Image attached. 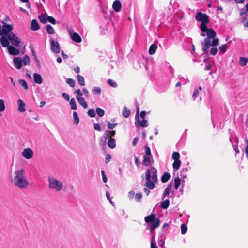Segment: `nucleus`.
<instances>
[{"instance_id":"nucleus-1","label":"nucleus","mask_w":248,"mask_h":248,"mask_svg":"<svg viewBox=\"0 0 248 248\" xmlns=\"http://www.w3.org/2000/svg\"><path fill=\"white\" fill-rule=\"evenodd\" d=\"M14 27L12 25L4 23L2 27L0 25V42L3 47H6L10 42L12 45L18 46L21 42L18 37L12 32Z\"/></svg>"},{"instance_id":"nucleus-2","label":"nucleus","mask_w":248,"mask_h":248,"mask_svg":"<svg viewBox=\"0 0 248 248\" xmlns=\"http://www.w3.org/2000/svg\"><path fill=\"white\" fill-rule=\"evenodd\" d=\"M11 182L16 186L24 189L29 185V181L25 176V170L24 169L16 170L11 177Z\"/></svg>"},{"instance_id":"nucleus-3","label":"nucleus","mask_w":248,"mask_h":248,"mask_svg":"<svg viewBox=\"0 0 248 248\" xmlns=\"http://www.w3.org/2000/svg\"><path fill=\"white\" fill-rule=\"evenodd\" d=\"M145 178L146 182L145 186L147 188H145L144 191L148 195L149 189H153L155 187V183L157 182V170L153 167L147 169L145 172Z\"/></svg>"},{"instance_id":"nucleus-4","label":"nucleus","mask_w":248,"mask_h":248,"mask_svg":"<svg viewBox=\"0 0 248 248\" xmlns=\"http://www.w3.org/2000/svg\"><path fill=\"white\" fill-rule=\"evenodd\" d=\"M48 186L49 189L59 192L62 191L63 187L62 182L53 176L48 177Z\"/></svg>"},{"instance_id":"nucleus-5","label":"nucleus","mask_w":248,"mask_h":248,"mask_svg":"<svg viewBox=\"0 0 248 248\" xmlns=\"http://www.w3.org/2000/svg\"><path fill=\"white\" fill-rule=\"evenodd\" d=\"M30 62V58L27 55H26L23 59L20 57H15L13 59L14 66L18 69H20L23 65H29Z\"/></svg>"},{"instance_id":"nucleus-6","label":"nucleus","mask_w":248,"mask_h":248,"mask_svg":"<svg viewBox=\"0 0 248 248\" xmlns=\"http://www.w3.org/2000/svg\"><path fill=\"white\" fill-rule=\"evenodd\" d=\"M145 154L143 160V164L146 166H150L153 161L152 155L151 154V150L148 146L145 147Z\"/></svg>"},{"instance_id":"nucleus-7","label":"nucleus","mask_w":248,"mask_h":248,"mask_svg":"<svg viewBox=\"0 0 248 248\" xmlns=\"http://www.w3.org/2000/svg\"><path fill=\"white\" fill-rule=\"evenodd\" d=\"M139 112V110L137 111L136 114L137 123L136 124H146L148 121L145 119V116L146 112L145 111L141 112L140 116H137V113Z\"/></svg>"},{"instance_id":"nucleus-8","label":"nucleus","mask_w":248,"mask_h":248,"mask_svg":"<svg viewBox=\"0 0 248 248\" xmlns=\"http://www.w3.org/2000/svg\"><path fill=\"white\" fill-rule=\"evenodd\" d=\"M21 155L25 159H30L33 156V152L30 148H27L23 150Z\"/></svg>"},{"instance_id":"nucleus-9","label":"nucleus","mask_w":248,"mask_h":248,"mask_svg":"<svg viewBox=\"0 0 248 248\" xmlns=\"http://www.w3.org/2000/svg\"><path fill=\"white\" fill-rule=\"evenodd\" d=\"M196 19L202 23H208L209 22L208 16L205 14H202L201 12L198 13L195 17Z\"/></svg>"},{"instance_id":"nucleus-10","label":"nucleus","mask_w":248,"mask_h":248,"mask_svg":"<svg viewBox=\"0 0 248 248\" xmlns=\"http://www.w3.org/2000/svg\"><path fill=\"white\" fill-rule=\"evenodd\" d=\"M69 32L72 39L77 43H80L81 42V38L78 34L75 32L72 29L69 30Z\"/></svg>"},{"instance_id":"nucleus-11","label":"nucleus","mask_w":248,"mask_h":248,"mask_svg":"<svg viewBox=\"0 0 248 248\" xmlns=\"http://www.w3.org/2000/svg\"><path fill=\"white\" fill-rule=\"evenodd\" d=\"M50 43L51 50L56 53H59L60 51V46L59 43L52 39L50 40Z\"/></svg>"},{"instance_id":"nucleus-12","label":"nucleus","mask_w":248,"mask_h":248,"mask_svg":"<svg viewBox=\"0 0 248 248\" xmlns=\"http://www.w3.org/2000/svg\"><path fill=\"white\" fill-rule=\"evenodd\" d=\"M210 39L211 38H206L202 43V45H203L202 51L204 53L207 52V49L210 48L212 46V43H211Z\"/></svg>"},{"instance_id":"nucleus-13","label":"nucleus","mask_w":248,"mask_h":248,"mask_svg":"<svg viewBox=\"0 0 248 248\" xmlns=\"http://www.w3.org/2000/svg\"><path fill=\"white\" fill-rule=\"evenodd\" d=\"M6 47H7L8 52L10 55H17L20 53L19 50L12 45H9Z\"/></svg>"},{"instance_id":"nucleus-14","label":"nucleus","mask_w":248,"mask_h":248,"mask_svg":"<svg viewBox=\"0 0 248 248\" xmlns=\"http://www.w3.org/2000/svg\"><path fill=\"white\" fill-rule=\"evenodd\" d=\"M112 7L113 10L116 12H118L120 11L122 8V4L120 1L116 0L115 1L112 5Z\"/></svg>"},{"instance_id":"nucleus-15","label":"nucleus","mask_w":248,"mask_h":248,"mask_svg":"<svg viewBox=\"0 0 248 248\" xmlns=\"http://www.w3.org/2000/svg\"><path fill=\"white\" fill-rule=\"evenodd\" d=\"M160 224V220L159 218H156V219L153 222H152V224L150 225V231L152 232L154 229L157 228Z\"/></svg>"},{"instance_id":"nucleus-16","label":"nucleus","mask_w":248,"mask_h":248,"mask_svg":"<svg viewBox=\"0 0 248 248\" xmlns=\"http://www.w3.org/2000/svg\"><path fill=\"white\" fill-rule=\"evenodd\" d=\"M17 104H18V110L21 112L25 111V109L24 108V107L25 106V104L24 102H23V101L21 99H19L17 101Z\"/></svg>"},{"instance_id":"nucleus-17","label":"nucleus","mask_w":248,"mask_h":248,"mask_svg":"<svg viewBox=\"0 0 248 248\" xmlns=\"http://www.w3.org/2000/svg\"><path fill=\"white\" fill-rule=\"evenodd\" d=\"M206 35L208 38H214L216 35V32L212 29H208L206 31Z\"/></svg>"},{"instance_id":"nucleus-18","label":"nucleus","mask_w":248,"mask_h":248,"mask_svg":"<svg viewBox=\"0 0 248 248\" xmlns=\"http://www.w3.org/2000/svg\"><path fill=\"white\" fill-rule=\"evenodd\" d=\"M156 218H155V216L154 214H151L150 216H148L145 217L144 219L146 223H152L154 221H155V219H156Z\"/></svg>"},{"instance_id":"nucleus-19","label":"nucleus","mask_w":248,"mask_h":248,"mask_svg":"<svg viewBox=\"0 0 248 248\" xmlns=\"http://www.w3.org/2000/svg\"><path fill=\"white\" fill-rule=\"evenodd\" d=\"M40 26L37 20L35 19L33 20L31 23V30L33 31H36L38 30Z\"/></svg>"},{"instance_id":"nucleus-20","label":"nucleus","mask_w":248,"mask_h":248,"mask_svg":"<svg viewBox=\"0 0 248 248\" xmlns=\"http://www.w3.org/2000/svg\"><path fill=\"white\" fill-rule=\"evenodd\" d=\"M171 177V175L167 172H164L162 175L161 180L162 183L167 182Z\"/></svg>"},{"instance_id":"nucleus-21","label":"nucleus","mask_w":248,"mask_h":248,"mask_svg":"<svg viewBox=\"0 0 248 248\" xmlns=\"http://www.w3.org/2000/svg\"><path fill=\"white\" fill-rule=\"evenodd\" d=\"M77 99L78 100L79 103L84 108H87L88 107L87 104L84 98L82 97H76Z\"/></svg>"},{"instance_id":"nucleus-22","label":"nucleus","mask_w":248,"mask_h":248,"mask_svg":"<svg viewBox=\"0 0 248 248\" xmlns=\"http://www.w3.org/2000/svg\"><path fill=\"white\" fill-rule=\"evenodd\" d=\"M33 77L35 83L39 84L42 83V78L40 74L37 73H34Z\"/></svg>"},{"instance_id":"nucleus-23","label":"nucleus","mask_w":248,"mask_h":248,"mask_svg":"<svg viewBox=\"0 0 248 248\" xmlns=\"http://www.w3.org/2000/svg\"><path fill=\"white\" fill-rule=\"evenodd\" d=\"M157 46L155 44H152L150 46L149 49V53L150 55H153L155 53Z\"/></svg>"},{"instance_id":"nucleus-24","label":"nucleus","mask_w":248,"mask_h":248,"mask_svg":"<svg viewBox=\"0 0 248 248\" xmlns=\"http://www.w3.org/2000/svg\"><path fill=\"white\" fill-rule=\"evenodd\" d=\"M170 205V201L166 199L161 202L160 207L163 209H166Z\"/></svg>"},{"instance_id":"nucleus-25","label":"nucleus","mask_w":248,"mask_h":248,"mask_svg":"<svg viewBox=\"0 0 248 248\" xmlns=\"http://www.w3.org/2000/svg\"><path fill=\"white\" fill-rule=\"evenodd\" d=\"M108 145L110 148H114L116 146V143L114 139L111 138L109 140H108Z\"/></svg>"},{"instance_id":"nucleus-26","label":"nucleus","mask_w":248,"mask_h":248,"mask_svg":"<svg viewBox=\"0 0 248 248\" xmlns=\"http://www.w3.org/2000/svg\"><path fill=\"white\" fill-rule=\"evenodd\" d=\"M181 164V162L180 160H176L174 161L172 167L174 170H177L180 167Z\"/></svg>"},{"instance_id":"nucleus-27","label":"nucleus","mask_w":248,"mask_h":248,"mask_svg":"<svg viewBox=\"0 0 248 248\" xmlns=\"http://www.w3.org/2000/svg\"><path fill=\"white\" fill-rule=\"evenodd\" d=\"M77 80H78L79 84L81 86L85 85V80H84V78L83 77H82V76H81L80 75H78L77 76Z\"/></svg>"},{"instance_id":"nucleus-28","label":"nucleus","mask_w":248,"mask_h":248,"mask_svg":"<svg viewBox=\"0 0 248 248\" xmlns=\"http://www.w3.org/2000/svg\"><path fill=\"white\" fill-rule=\"evenodd\" d=\"M248 62V61L247 58H244L243 57H240V59H239V63L241 66H244L246 65Z\"/></svg>"},{"instance_id":"nucleus-29","label":"nucleus","mask_w":248,"mask_h":248,"mask_svg":"<svg viewBox=\"0 0 248 248\" xmlns=\"http://www.w3.org/2000/svg\"><path fill=\"white\" fill-rule=\"evenodd\" d=\"M18 83L21 86H22L25 90H28V86L26 81L24 79H20Z\"/></svg>"},{"instance_id":"nucleus-30","label":"nucleus","mask_w":248,"mask_h":248,"mask_svg":"<svg viewBox=\"0 0 248 248\" xmlns=\"http://www.w3.org/2000/svg\"><path fill=\"white\" fill-rule=\"evenodd\" d=\"M181 184V179L178 177H176L174 179V186L175 189H177Z\"/></svg>"},{"instance_id":"nucleus-31","label":"nucleus","mask_w":248,"mask_h":248,"mask_svg":"<svg viewBox=\"0 0 248 248\" xmlns=\"http://www.w3.org/2000/svg\"><path fill=\"white\" fill-rule=\"evenodd\" d=\"M115 134V131H107L105 133V138L108 139L109 137L111 136H113Z\"/></svg>"},{"instance_id":"nucleus-32","label":"nucleus","mask_w":248,"mask_h":248,"mask_svg":"<svg viewBox=\"0 0 248 248\" xmlns=\"http://www.w3.org/2000/svg\"><path fill=\"white\" fill-rule=\"evenodd\" d=\"M46 31L47 33L50 34H53L55 32L53 28L49 24H48L46 26Z\"/></svg>"},{"instance_id":"nucleus-33","label":"nucleus","mask_w":248,"mask_h":248,"mask_svg":"<svg viewBox=\"0 0 248 248\" xmlns=\"http://www.w3.org/2000/svg\"><path fill=\"white\" fill-rule=\"evenodd\" d=\"M130 111L129 110H128L126 107H124L123 110V115L125 117H128L130 115Z\"/></svg>"},{"instance_id":"nucleus-34","label":"nucleus","mask_w":248,"mask_h":248,"mask_svg":"<svg viewBox=\"0 0 248 248\" xmlns=\"http://www.w3.org/2000/svg\"><path fill=\"white\" fill-rule=\"evenodd\" d=\"M70 104L71 105V108L73 110H76L77 109V105L74 98H72L70 100Z\"/></svg>"},{"instance_id":"nucleus-35","label":"nucleus","mask_w":248,"mask_h":248,"mask_svg":"<svg viewBox=\"0 0 248 248\" xmlns=\"http://www.w3.org/2000/svg\"><path fill=\"white\" fill-rule=\"evenodd\" d=\"M39 19L41 22L45 23L47 22V17L44 15H41L39 16Z\"/></svg>"},{"instance_id":"nucleus-36","label":"nucleus","mask_w":248,"mask_h":248,"mask_svg":"<svg viewBox=\"0 0 248 248\" xmlns=\"http://www.w3.org/2000/svg\"><path fill=\"white\" fill-rule=\"evenodd\" d=\"M187 230V227L186 225L185 224H182L181 225V233L182 234H185Z\"/></svg>"},{"instance_id":"nucleus-37","label":"nucleus","mask_w":248,"mask_h":248,"mask_svg":"<svg viewBox=\"0 0 248 248\" xmlns=\"http://www.w3.org/2000/svg\"><path fill=\"white\" fill-rule=\"evenodd\" d=\"M66 83L69 85L70 86L73 87L75 86V81L72 78H67L66 80Z\"/></svg>"},{"instance_id":"nucleus-38","label":"nucleus","mask_w":248,"mask_h":248,"mask_svg":"<svg viewBox=\"0 0 248 248\" xmlns=\"http://www.w3.org/2000/svg\"><path fill=\"white\" fill-rule=\"evenodd\" d=\"M228 48V46L226 44H224L223 45L220 46L219 47V49L220 51V52H221L222 53H224L226 51V49Z\"/></svg>"},{"instance_id":"nucleus-39","label":"nucleus","mask_w":248,"mask_h":248,"mask_svg":"<svg viewBox=\"0 0 248 248\" xmlns=\"http://www.w3.org/2000/svg\"><path fill=\"white\" fill-rule=\"evenodd\" d=\"M172 157L174 160V161L180 160H179V158H180L179 153L177 152H173V153L172 154Z\"/></svg>"},{"instance_id":"nucleus-40","label":"nucleus","mask_w":248,"mask_h":248,"mask_svg":"<svg viewBox=\"0 0 248 248\" xmlns=\"http://www.w3.org/2000/svg\"><path fill=\"white\" fill-rule=\"evenodd\" d=\"M5 108L4 101L3 99H0V111H3Z\"/></svg>"},{"instance_id":"nucleus-41","label":"nucleus","mask_w":248,"mask_h":248,"mask_svg":"<svg viewBox=\"0 0 248 248\" xmlns=\"http://www.w3.org/2000/svg\"><path fill=\"white\" fill-rule=\"evenodd\" d=\"M96 113L100 117H102L104 115V111L100 108H96Z\"/></svg>"},{"instance_id":"nucleus-42","label":"nucleus","mask_w":248,"mask_h":248,"mask_svg":"<svg viewBox=\"0 0 248 248\" xmlns=\"http://www.w3.org/2000/svg\"><path fill=\"white\" fill-rule=\"evenodd\" d=\"M207 23H202L201 25V31L203 32H206L208 29H207L206 24Z\"/></svg>"},{"instance_id":"nucleus-43","label":"nucleus","mask_w":248,"mask_h":248,"mask_svg":"<svg viewBox=\"0 0 248 248\" xmlns=\"http://www.w3.org/2000/svg\"><path fill=\"white\" fill-rule=\"evenodd\" d=\"M73 118H74V122L75 124H78L79 123V119L78 117V115L77 112H73Z\"/></svg>"},{"instance_id":"nucleus-44","label":"nucleus","mask_w":248,"mask_h":248,"mask_svg":"<svg viewBox=\"0 0 248 248\" xmlns=\"http://www.w3.org/2000/svg\"><path fill=\"white\" fill-rule=\"evenodd\" d=\"M88 114L91 117H93L95 116V112L93 109H90L88 111Z\"/></svg>"},{"instance_id":"nucleus-45","label":"nucleus","mask_w":248,"mask_h":248,"mask_svg":"<svg viewBox=\"0 0 248 248\" xmlns=\"http://www.w3.org/2000/svg\"><path fill=\"white\" fill-rule=\"evenodd\" d=\"M245 143L246 144V147L244 151L246 154V157L248 159V139L245 140Z\"/></svg>"},{"instance_id":"nucleus-46","label":"nucleus","mask_w":248,"mask_h":248,"mask_svg":"<svg viewBox=\"0 0 248 248\" xmlns=\"http://www.w3.org/2000/svg\"><path fill=\"white\" fill-rule=\"evenodd\" d=\"M93 92L95 94H100L101 93V89L97 87H95L93 90Z\"/></svg>"},{"instance_id":"nucleus-47","label":"nucleus","mask_w":248,"mask_h":248,"mask_svg":"<svg viewBox=\"0 0 248 248\" xmlns=\"http://www.w3.org/2000/svg\"><path fill=\"white\" fill-rule=\"evenodd\" d=\"M108 84L112 87H116L117 86V84L115 82L113 81L112 80L109 79L108 81Z\"/></svg>"},{"instance_id":"nucleus-48","label":"nucleus","mask_w":248,"mask_h":248,"mask_svg":"<svg viewBox=\"0 0 248 248\" xmlns=\"http://www.w3.org/2000/svg\"><path fill=\"white\" fill-rule=\"evenodd\" d=\"M141 198H142V194L141 193H137L135 196V200L137 202H140Z\"/></svg>"},{"instance_id":"nucleus-49","label":"nucleus","mask_w":248,"mask_h":248,"mask_svg":"<svg viewBox=\"0 0 248 248\" xmlns=\"http://www.w3.org/2000/svg\"><path fill=\"white\" fill-rule=\"evenodd\" d=\"M219 44V40L218 38H214L212 41V46H217Z\"/></svg>"},{"instance_id":"nucleus-50","label":"nucleus","mask_w":248,"mask_h":248,"mask_svg":"<svg viewBox=\"0 0 248 248\" xmlns=\"http://www.w3.org/2000/svg\"><path fill=\"white\" fill-rule=\"evenodd\" d=\"M170 193V190L165 188L162 195V199H164L165 197L168 195Z\"/></svg>"},{"instance_id":"nucleus-51","label":"nucleus","mask_w":248,"mask_h":248,"mask_svg":"<svg viewBox=\"0 0 248 248\" xmlns=\"http://www.w3.org/2000/svg\"><path fill=\"white\" fill-rule=\"evenodd\" d=\"M47 21L53 24H55L56 23L55 19L52 16H48Z\"/></svg>"},{"instance_id":"nucleus-52","label":"nucleus","mask_w":248,"mask_h":248,"mask_svg":"<svg viewBox=\"0 0 248 248\" xmlns=\"http://www.w3.org/2000/svg\"><path fill=\"white\" fill-rule=\"evenodd\" d=\"M111 158V156L109 154H108L106 155L105 157V162L106 163H108L110 162Z\"/></svg>"},{"instance_id":"nucleus-53","label":"nucleus","mask_w":248,"mask_h":248,"mask_svg":"<svg viewBox=\"0 0 248 248\" xmlns=\"http://www.w3.org/2000/svg\"><path fill=\"white\" fill-rule=\"evenodd\" d=\"M218 52V49L217 48L213 47L210 50V53L212 55H216Z\"/></svg>"},{"instance_id":"nucleus-54","label":"nucleus","mask_w":248,"mask_h":248,"mask_svg":"<svg viewBox=\"0 0 248 248\" xmlns=\"http://www.w3.org/2000/svg\"><path fill=\"white\" fill-rule=\"evenodd\" d=\"M165 242L162 237H161L160 239L158 241V245L160 247H163L164 245Z\"/></svg>"},{"instance_id":"nucleus-55","label":"nucleus","mask_w":248,"mask_h":248,"mask_svg":"<svg viewBox=\"0 0 248 248\" xmlns=\"http://www.w3.org/2000/svg\"><path fill=\"white\" fill-rule=\"evenodd\" d=\"M101 174L102 175V179L104 183H106L107 181V177L105 175V172L104 170H101Z\"/></svg>"},{"instance_id":"nucleus-56","label":"nucleus","mask_w":248,"mask_h":248,"mask_svg":"<svg viewBox=\"0 0 248 248\" xmlns=\"http://www.w3.org/2000/svg\"><path fill=\"white\" fill-rule=\"evenodd\" d=\"M135 195V192L133 191H130L128 193V197L130 199H132Z\"/></svg>"},{"instance_id":"nucleus-57","label":"nucleus","mask_w":248,"mask_h":248,"mask_svg":"<svg viewBox=\"0 0 248 248\" xmlns=\"http://www.w3.org/2000/svg\"><path fill=\"white\" fill-rule=\"evenodd\" d=\"M75 93L78 94L77 96H78V97H81L82 96V95H83V93H82V92L80 91V89L77 90L75 92Z\"/></svg>"},{"instance_id":"nucleus-58","label":"nucleus","mask_w":248,"mask_h":248,"mask_svg":"<svg viewBox=\"0 0 248 248\" xmlns=\"http://www.w3.org/2000/svg\"><path fill=\"white\" fill-rule=\"evenodd\" d=\"M83 93H84V94H85V95L86 97H89V93L88 91L86 88H84L83 89Z\"/></svg>"},{"instance_id":"nucleus-59","label":"nucleus","mask_w":248,"mask_h":248,"mask_svg":"<svg viewBox=\"0 0 248 248\" xmlns=\"http://www.w3.org/2000/svg\"><path fill=\"white\" fill-rule=\"evenodd\" d=\"M62 96L67 101H69V99H70V98H69V96L68 95V94L65 93H63L62 94Z\"/></svg>"},{"instance_id":"nucleus-60","label":"nucleus","mask_w":248,"mask_h":248,"mask_svg":"<svg viewBox=\"0 0 248 248\" xmlns=\"http://www.w3.org/2000/svg\"><path fill=\"white\" fill-rule=\"evenodd\" d=\"M199 91L198 90H197L194 92V93L193 94V97L194 99H196L198 96H199Z\"/></svg>"},{"instance_id":"nucleus-61","label":"nucleus","mask_w":248,"mask_h":248,"mask_svg":"<svg viewBox=\"0 0 248 248\" xmlns=\"http://www.w3.org/2000/svg\"><path fill=\"white\" fill-rule=\"evenodd\" d=\"M138 140H139V138L137 137H136L134 139L133 142H132V144L134 146H135L137 144V142H138Z\"/></svg>"},{"instance_id":"nucleus-62","label":"nucleus","mask_w":248,"mask_h":248,"mask_svg":"<svg viewBox=\"0 0 248 248\" xmlns=\"http://www.w3.org/2000/svg\"><path fill=\"white\" fill-rule=\"evenodd\" d=\"M232 146H233V149L235 150V152L236 153V154L239 153V150L238 149V146L236 145H233V144H232Z\"/></svg>"},{"instance_id":"nucleus-63","label":"nucleus","mask_w":248,"mask_h":248,"mask_svg":"<svg viewBox=\"0 0 248 248\" xmlns=\"http://www.w3.org/2000/svg\"><path fill=\"white\" fill-rule=\"evenodd\" d=\"M94 129L96 130H101L100 125H94Z\"/></svg>"},{"instance_id":"nucleus-64","label":"nucleus","mask_w":248,"mask_h":248,"mask_svg":"<svg viewBox=\"0 0 248 248\" xmlns=\"http://www.w3.org/2000/svg\"><path fill=\"white\" fill-rule=\"evenodd\" d=\"M21 1L23 2H25L26 3V5L28 7H30V4L28 2V0H20Z\"/></svg>"}]
</instances>
